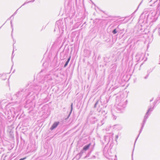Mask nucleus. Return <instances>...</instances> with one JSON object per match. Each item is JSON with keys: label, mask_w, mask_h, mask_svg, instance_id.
Instances as JSON below:
<instances>
[{"label": "nucleus", "mask_w": 160, "mask_h": 160, "mask_svg": "<svg viewBox=\"0 0 160 160\" xmlns=\"http://www.w3.org/2000/svg\"><path fill=\"white\" fill-rule=\"evenodd\" d=\"M59 68L57 67L50 71L49 73L42 76L44 70H42L38 75L37 79L39 80L38 85H30L20 88L13 96L12 99L16 102H21L25 101L28 104L34 99L35 94L37 95L42 89L44 90L49 88V86L53 84V81H55L58 78L59 73Z\"/></svg>", "instance_id": "f257e3e1"}, {"label": "nucleus", "mask_w": 160, "mask_h": 160, "mask_svg": "<svg viewBox=\"0 0 160 160\" xmlns=\"http://www.w3.org/2000/svg\"><path fill=\"white\" fill-rule=\"evenodd\" d=\"M112 134H109L104 136L103 139L101 140L102 144L107 143V144L104 147L103 153L104 155L109 160H117L116 155L113 156L111 152V146L113 143Z\"/></svg>", "instance_id": "f03ea898"}, {"label": "nucleus", "mask_w": 160, "mask_h": 160, "mask_svg": "<svg viewBox=\"0 0 160 160\" xmlns=\"http://www.w3.org/2000/svg\"><path fill=\"white\" fill-rule=\"evenodd\" d=\"M18 112V108L14 105H7L6 107V109L4 110L3 115V114L0 112V117L1 118L3 116L5 118L7 119L8 121L11 122L13 120L14 117V114Z\"/></svg>", "instance_id": "7ed1b4c3"}, {"label": "nucleus", "mask_w": 160, "mask_h": 160, "mask_svg": "<svg viewBox=\"0 0 160 160\" xmlns=\"http://www.w3.org/2000/svg\"><path fill=\"white\" fill-rule=\"evenodd\" d=\"M160 14V11L155 10H150L149 12H144L142 13L140 18L144 17V21L145 20L147 23L154 22L158 19Z\"/></svg>", "instance_id": "20e7f679"}, {"label": "nucleus", "mask_w": 160, "mask_h": 160, "mask_svg": "<svg viewBox=\"0 0 160 160\" xmlns=\"http://www.w3.org/2000/svg\"><path fill=\"white\" fill-rule=\"evenodd\" d=\"M116 100L115 109L116 112L118 113L123 112L126 107L127 100L121 95H118L116 97Z\"/></svg>", "instance_id": "39448f33"}, {"label": "nucleus", "mask_w": 160, "mask_h": 160, "mask_svg": "<svg viewBox=\"0 0 160 160\" xmlns=\"http://www.w3.org/2000/svg\"><path fill=\"white\" fill-rule=\"evenodd\" d=\"M160 102V101H158V100H155L154 103H153V107L152 108V106H150L149 107V108L148 109V110L147 111V112H146L144 117V119H143V121H142V126H141V128L139 131V133L138 135V136L137 138H136V140H135V143H134V146H135V143L136 142V141L137 140L138 138L139 135H140V133L141 132H142V129H143V128L144 127V125L146 123V121H147V118H148V116L150 115V113H149V112H151L152 111L153 109H154V107L155 106H156V105L157 103H159V102Z\"/></svg>", "instance_id": "423d86ee"}, {"label": "nucleus", "mask_w": 160, "mask_h": 160, "mask_svg": "<svg viewBox=\"0 0 160 160\" xmlns=\"http://www.w3.org/2000/svg\"><path fill=\"white\" fill-rule=\"evenodd\" d=\"M94 108H98L97 111L99 112H101V113L103 115L106 114L108 112L107 105H105V106H100V104H99V100H97L95 102Z\"/></svg>", "instance_id": "0eeeda50"}, {"label": "nucleus", "mask_w": 160, "mask_h": 160, "mask_svg": "<svg viewBox=\"0 0 160 160\" xmlns=\"http://www.w3.org/2000/svg\"><path fill=\"white\" fill-rule=\"evenodd\" d=\"M57 27L60 32L63 33V31L66 30V26L65 22H64L62 20H59L56 22V23L55 28Z\"/></svg>", "instance_id": "6e6552de"}, {"label": "nucleus", "mask_w": 160, "mask_h": 160, "mask_svg": "<svg viewBox=\"0 0 160 160\" xmlns=\"http://www.w3.org/2000/svg\"><path fill=\"white\" fill-rule=\"evenodd\" d=\"M110 97L108 96L105 97H100V101H99V104L100 106H105L106 104L109 101Z\"/></svg>", "instance_id": "1a4fd4ad"}, {"label": "nucleus", "mask_w": 160, "mask_h": 160, "mask_svg": "<svg viewBox=\"0 0 160 160\" xmlns=\"http://www.w3.org/2000/svg\"><path fill=\"white\" fill-rule=\"evenodd\" d=\"M88 119L92 124L94 123L97 120V118L94 115H92V113H90L88 117Z\"/></svg>", "instance_id": "9d476101"}, {"label": "nucleus", "mask_w": 160, "mask_h": 160, "mask_svg": "<svg viewBox=\"0 0 160 160\" xmlns=\"http://www.w3.org/2000/svg\"><path fill=\"white\" fill-rule=\"evenodd\" d=\"M150 6H156V9L155 10L160 11V0H157L154 2L152 4H149Z\"/></svg>", "instance_id": "9b49d317"}, {"label": "nucleus", "mask_w": 160, "mask_h": 160, "mask_svg": "<svg viewBox=\"0 0 160 160\" xmlns=\"http://www.w3.org/2000/svg\"><path fill=\"white\" fill-rule=\"evenodd\" d=\"M59 123V121L55 122L50 128L51 130H53L57 127Z\"/></svg>", "instance_id": "f8f14e48"}, {"label": "nucleus", "mask_w": 160, "mask_h": 160, "mask_svg": "<svg viewBox=\"0 0 160 160\" xmlns=\"http://www.w3.org/2000/svg\"><path fill=\"white\" fill-rule=\"evenodd\" d=\"M85 151L82 149L80 152V153L77 154L76 156V158L79 159L82 156L83 154L85 152Z\"/></svg>", "instance_id": "ddd939ff"}, {"label": "nucleus", "mask_w": 160, "mask_h": 160, "mask_svg": "<svg viewBox=\"0 0 160 160\" xmlns=\"http://www.w3.org/2000/svg\"><path fill=\"white\" fill-rule=\"evenodd\" d=\"M91 51L87 50H85L84 52V55L85 57H88L90 56L91 54Z\"/></svg>", "instance_id": "4468645a"}, {"label": "nucleus", "mask_w": 160, "mask_h": 160, "mask_svg": "<svg viewBox=\"0 0 160 160\" xmlns=\"http://www.w3.org/2000/svg\"><path fill=\"white\" fill-rule=\"evenodd\" d=\"M91 143H89V144H87L85 145L83 148V149L85 151L87 150L91 146Z\"/></svg>", "instance_id": "2eb2a0df"}, {"label": "nucleus", "mask_w": 160, "mask_h": 160, "mask_svg": "<svg viewBox=\"0 0 160 160\" xmlns=\"http://www.w3.org/2000/svg\"><path fill=\"white\" fill-rule=\"evenodd\" d=\"M119 25H118L117 27V28L114 29L112 31V33L113 34H116L118 32V29H119Z\"/></svg>", "instance_id": "dca6fc26"}, {"label": "nucleus", "mask_w": 160, "mask_h": 160, "mask_svg": "<svg viewBox=\"0 0 160 160\" xmlns=\"http://www.w3.org/2000/svg\"><path fill=\"white\" fill-rule=\"evenodd\" d=\"M72 110H73V104H72V103L71 106V111H70V112H69V113L68 114V116L67 118L65 119V120H66L69 118V117H70V116L71 115V114L72 112Z\"/></svg>", "instance_id": "f3484780"}, {"label": "nucleus", "mask_w": 160, "mask_h": 160, "mask_svg": "<svg viewBox=\"0 0 160 160\" xmlns=\"http://www.w3.org/2000/svg\"><path fill=\"white\" fill-rule=\"evenodd\" d=\"M70 59H71V56H69V58L67 60V61L66 62L64 65V68L66 67L68 65L70 60Z\"/></svg>", "instance_id": "a211bd4d"}, {"label": "nucleus", "mask_w": 160, "mask_h": 160, "mask_svg": "<svg viewBox=\"0 0 160 160\" xmlns=\"http://www.w3.org/2000/svg\"><path fill=\"white\" fill-rule=\"evenodd\" d=\"M61 37V36H60L58 38V39L55 42V43H60V42H61V41H60Z\"/></svg>", "instance_id": "6ab92c4d"}, {"label": "nucleus", "mask_w": 160, "mask_h": 160, "mask_svg": "<svg viewBox=\"0 0 160 160\" xmlns=\"http://www.w3.org/2000/svg\"><path fill=\"white\" fill-rule=\"evenodd\" d=\"M154 68L155 67H153L152 68H151L149 69L147 71V73L149 74L153 71L154 69Z\"/></svg>", "instance_id": "aec40b11"}, {"label": "nucleus", "mask_w": 160, "mask_h": 160, "mask_svg": "<svg viewBox=\"0 0 160 160\" xmlns=\"http://www.w3.org/2000/svg\"><path fill=\"white\" fill-rule=\"evenodd\" d=\"M34 1H35V0H31V1H29L28 2H26L24 4H23L21 6V7L22 6H23L25 4H26L27 3H30V2H34Z\"/></svg>", "instance_id": "412c9836"}, {"label": "nucleus", "mask_w": 160, "mask_h": 160, "mask_svg": "<svg viewBox=\"0 0 160 160\" xmlns=\"http://www.w3.org/2000/svg\"><path fill=\"white\" fill-rule=\"evenodd\" d=\"M112 118H113V119L115 120L117 118V117L116 115L113 113L112 112Z\"/></svg>", "instance_id": "4be33fe9"}, {"label": "nucleus", "mask_w": 160, "mask_h": 160, "mask_svg": "<svg viewBox=\"0 0 160 160\" xmlns=\"http://www.w3.org/2000/svg\"><path fill=\"white\" fill-rule=\"evenodd\" d=\"M149 75V74L147 73V75L145 77H144V79H147L148 78V77Z\"/></svg>", "instance_id": "5701e85b"}, {"label": "nucleus", "mask_w": 160, "mask_h": 160, "mask_svg": "<svg viewBox=\"0 0 160 160\" xmlns=\"http://www.w3.org/2000/svg\"><path fill=\"white\" fill-rule=\"evenodd\" d=\"M18 9H17V10L16 11V12H14V13H13V15H12V16L10 17V18H11V17H12L13 16H14L15 15V14L17 13V11H18Z\"/></svg>", "instance_id": "b1692460"}, {"label": "nucleus", "mask_w": 160, "mask_h": 160, "mask_svg": "<svg viewBox=\"0 0 160 160\" xmlns=\"http://www.w3.org/2000/svg\"><path fill=\"white\" fill-rule=\"evenodd\" d=\"M135 12V11L133 13H132V15L130 16V18H132L133 16L134 15V13Z\"/></svg>", "instance_id": "393cba45"}, {"label": "nucleus", "mask_w": 160, "mask_h": 160, "mask_svg": "<svg viewBox=\"0 0 160 160\" xmlns=\"http://www.w3.org/2000/svg\"><path fill=\"white\" fill-rule=\"evenodd\" d=\"M26 157H25V158H21V159H19V160H25V159H26Z\"/></svg>", "instance_id": "a878e982"}, {"label": "nucleus", "mask_w": 160, "mask_h": 160, "mask_svg": "<svg viewBox=\"0 0 160 160\" xmlns=\"http://www.w3.org/2000/svg\"><path fill=\"white\" fill-rule=\"evenodd\" d=\"M11 26L12 28V31L13 30V28H12V21H11Z\"/></svg>", "instance_id": "bb28decb"}, {"label": "nucleus", "mask_w": 160, "mask_h": 160, "mask_svg": "<svg viewBox=\"0 0 160 160\" xmlns=\"http://www.w3.org/2000/svg\"><path fill=\"white\" fill-rule=\"evenodd\" d=\"M14 54H13V51L12 53V57H14Z\"/></svg>", "instance_id": "cd10ccee"}, {"label": "nucleus", "mask_w": 160, "mask_h": 160, "mask_svg": "<svg viewBox=\"0 0 160 160\" xmlns=\"http://www.w3.org/2000/svg\"><path fill=\"white\" fill-rule=\"evenodd\" d=\"M92 158H96V157L95 156H93V157H92Z\"/></svg>", "instance_id": "c85d7f7f"}, {"label": "nucleus", "mask_w": 160, "mask_h": 160, "mask_svg": "<svg viewBox=\"0 0 160 160\" xmlns=\"http://www.w3.org/2000/svg\"><path fill=\"white\" fill-rule=\"evenodd\" d=\"M153 100V98L150 100V102H152Z\"/></svg>", "instance_id": "c756f323"}, {"label": "nucleus", "mask_w": 160, "mask_h": 160, "mask_svg": "<svg viewBox=\"0 0 160 160\" xmlns=\"http://www.w3.org/2000/svg\"><path fill=\"white\" fill-rule=\"evenodd\" d=\"M142 3V2H141V3L139 4L138 6V7L140 5V4H141Z\"/></svg>", "instance_id": "7c9ffc66"}, {"label": "nucleus", "mask_w": 160, "mask_h": 160, "mask_svg": "<svg viewBox=\"0 0 160 160\" xmlns=\"http://www.w3.org/2000/svg\"><path fill=\"white\" fill-rule=\"evenodd\" d=\"M13 47H14V45H13ZM14 49H15V48H14V47H13V52H14Z\"/></svg>", "instance_id": "2f4dec72"}, {"label": "nucleus", "mask_w": 160, "mask_h": 160, "mask_svg": "<svg viewBox=\"0 0 160 160\" xmlns=\"http://www.w3.org/2000/svg\"><path fill=\"white\" fill-rule=\"evenodd\" d=\"M118 136H116V138L117 139L118 138Z\"/></svg>", "instance_id": "473e14b6"}, {"label": "nucleus", "mask_w": 160, "mask_h": 160, "mask_svg": "<svg viewBox=\"0 0 160 160\" xmlns=\"http://www.w3.org/2000/svg\"><path fill=\"white\" fill-rule=\"evenodd\" d=\"M1 132V128H0V133Z\"/></svg>", "instance_id": "72a5a7b5"}, {"label": "nucleus", "mask_w": 160, "mask_h": 160, "mask_svg": "<svg viewBox=\"0 0 160 160\" xmlns=\"http://www.w3.org/2000/svg\"><path fill=\"white\" fill-rule=\"evenodd\" d=\"M95 145V143L94 142L93 143V146H94V145Z\"/></svg>", "instance_id": "f704fd0d"}, {"label": "nucleus", "mask_w": 160, "mask_h": 160, "mask_svg": "<svg viewBox=\"0 0 160 160\" xmlns=\"http://www.w3.org/2000/svg\"><path fill=\"white\" fill-rule=\"evenodd\" d=\"M152 0H151L150 2H149V3H150L152 1Z\"/></svg>", "instance_id": "c9c22d12"}, {"label": "nucleus", "mask_w": 160, "mask_h": 160, "mask_svg": "<svg viewBox=\"0 0 160 160\" xmlns=\"http://www.w3.org/2000/svg\"><path fill=\"white\" fill-rule=\"evenodd\" d=\"M133 153V152H132V157Z\"/></svg>", "instance_id": "e433bc0d"}, {"label": "nucleus", "mask_w": 160, "mask_h": 160, "mask_svg": "<svg viewBox=\"0 0 160 160\" xmlns=\"http://www.w3.org/2000/svg\"><path fill=\"white\" fill-rule=\"evenodd\" d=\"M85 23H86V22H84L83 24H85Z\"/></svg>", "instance_id": "4c0bfd02"}, {"label": "nucleus", "mask_w": 160, "mask_h": 160, "mask_svg": "<svg viewBox=\"0 0 160 160\" xmlns=\"http://www.w3.org/2000/svg\"><path fill=\"white\" fill-rule=\"evenodd\" d=\"M88 157V155H87L86 157H85V158H86V157Z\"/></svg>", "instance_id": "58836bf2"}, {"label": "nucleus", "mask_w": 160, "mask_h": 160, "mask_svg": "<svg viewBox=\"0 0 160 160\" xmlns=\"http://www.w3.org/2000/svg\"><path fill=\"white\" fill-rule=\"evenodd\" d=\"M66 38H64V40H66Z\"/></svg>", "instance_id": "ea45409f"}, {"label": "nucleus", "mask_w": 160, "mask_h": 160, "mask_svg": "<svg viewBox=\"0 0 160 160\" xmlns=\"http://www.w3.org/2000/svg\"><path fill=\"white\" fill-rule=\"evenodd\" d=\"M66 38H64V40H66Z\"/></svg>", "instance_id": "a19ab883"}, {"label": "nucleus", "mask_w": 160, "mask_h": 160, "mask_svg": "<svg viewBox=\"0 0 160 160\" xmlns=\"http://www.w3.org/2000/svg\"><path fill=\"white\" fill-rule=\"evenodd\" d=\"M2 27V26H1L0 27V29L1 28V27Z\"/></svg>", "instance_id": "79ce46f5"}, {"label": "nucleus", "mask_w": 160, "mask_h": 160, "mask_svg": "<svg viewBox=\"0 0 160 160\" xmlns=\"http://www.w3.org/2000/svg\"><path fill=\"white\" fill-rule=\"evenodd\" d=\"M99 58V57H98V59Z\"/></svg>", "instance_id": "37998d69"}, {"label": "nucleus", "mask_w": 160, "mask_h": 160, "mask_svg": "<svg viewBox=\"0 0 160 160\" xmlns=\"http://www.w3.org/2000/svg\"><path fill=\"white\" fill-rule=\"evenodd\" d=\"M3 160H5V159H3Z\"/></svg>", "instance_id": "c03bdc74"}]
</instances>
